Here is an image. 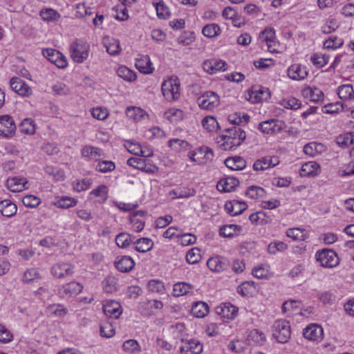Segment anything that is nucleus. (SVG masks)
<instances>
[{
    "instance_id": "f257e3e1",
    "label": "nucleus",
    "mask_w": 354,
    "mask_h": 354,
    "mask_svg": "<svg viewBox=\"0 0 354 354\" xmlns=\"http://www.w3.org/2000/svg\"><path fill=\"white\" fill-rule=\"evenodd\" d=\"M245 132L241 127L234 126L226 129L218 140L220 147L225 151L234 150L245 139Z\"/></svg>"
},
{
    "instance_id": "f03ea898",
    "label": "nucleus",
    "mask_w": 354,
    "mask_h": 354,
    "mask_svg": "<svg viewBox=\"0 0 354 354\" xmlns=\"http://www.w3.org/2000/svg\"><path fill=\"white\" fill-rule=\"evenodd\" d=\"M70 55L77 63H82L88 57L89 45L80 39L73 41L70 46Z\"/></svg>"
},
{
    "instance_id": "7ed1b4c3",
    "label": "nucleus",
    "mask_w": 354,
    "mask_h": 354,
    "mask_svg": "<svg viewBox=\"0 0 354 354\" xmlns=\"http://www.w3.org/2000/svg\"><path fill=\"white\" fill-rule=\"evenodd\" d=\"M162 93L169 102L176 101L180 96V83L178 79L170 78L162 83Z\"/></svg>"
},
{
    "instance_id": "20e7f679",
    "label": "nucleus",
    "mask_w": 354,
    "mask_h": 354,
    "mask_svg": "<svg viewBox=\"0 0 354 354\" xmlns=\"http://www.w3.org/2000/svg\"><path fill=\"white\" fill-rule=\"evenodd\" d=\"M197 103L201 109L213 111L219 106L221 100L216 93L208 91L204 92L198 97Z\"/></svg>"
},
{
    "instance_id": "39448f33",
    "label": "nucleus",
    "mask_w": 354,
    "mask_h": 354,
    "mask_svg": "<svg viewBox=\"0 0 354 354\" xmlns=\"http://www.w3.org/2000/svg\"><path fill=\"white\" fill-rule=\"evenodd\" d=\"M290 326L285 319L277 320L273 325V337L281 343H286L290 337Z\"/></svg>"
},
{
    "instance_id": "423d86ee",
    "label": "nucleus",
    "mask_w": 354,
    "mask_h": 354,
    "mask_svg": "<svg viewBox=\"0 0 354 354\" xmlns=\"http://www.w3.org/2000/svg\"><path fill=\"white\" fill-rule=\"evenodd\" d=\"M213 151L207 147L191 151L188 153L189 160L197 165H205L213 159Z\"/></svg>"
},
{
    "instance_id": "0eeeda50",
    "label": "nucleus",
    "mask_w": 354,
    "mask_h": 354,
    "mask_svg": "<svg viewBox=\"0 0 354 354\" xmlns=\"http://www.w3.org/2000/svg\"><path fill=\"white\" fill-rule=\"evenodd\" d=\"M317 261L325 268H334L339 264V258L335 251L332 250H322L316 252Z\"/></svg>"
},
{
    "instance_id": "6e6552de",
    "label": "nucleus",
    "mask_w": 354,
    "mask_h": 354,
    "mask_svg": "<svg viewBox=\"0 0 354 354\" xmlns=\"http://www.w3.org/2000/svg\"><path fill=\"white\" fill-rule=\"evenodd\" d=\"M259 39L265 46L262 48H266L267 50L270 53L276 52L275 46L277 45L275 30L273 28H266L262 32H260Z\"/></svg>"
},
{
    "instance_id": "1a4fd4ad",
    "label": "nucleus",
    "mask_w": 354,
    "mask_h": 354,
    "mask_svg": "<svg viewBox=\"0 0 354 354\" xmlns=\"http://www.w3.org/2000/svg\"><path fill=\"white\" fill-rule=\"evenodd\" d=\"M286 128V124L280 120L271 119L261 122L259 124V129L263 133L276 134L280 133Z\"/></svg>"
},
{
    "instance_id": "9d476101",
    "label": "nucleus",
    "mask_w": 354,
    "mask_h": 354,
    "mask_svg": "<svg viewBox=\"0 0 354 354\" xmlns=\"http://www.w3.org/2000/svg\"><path fill=\"white\" fill-rule=\"evenodd\" d=\"M42 55L48 61L55 64V65L59 68H64L68 64L66 57L62 53L55 49H43Z\"/></svg>"
},
{
    "instance_id": "9b49d317",
    "label": "nucleus",
    "mask_w": 354,
    "mask_h": 354,
    "mask_svg": "<svg viewBox=\"0 0 354 354\" xmlns=\"http://www.w3.org/2000/svg\"><path fill=\"white\" fill-rule=\"evenodd\" d=\"M127 165L146 174H154L158 168L140 157H132L127 160Z\"/></svg>"
},
{
    "instance_id": "f8f14e48",
    "label": "nucleus",
    "mask_w": 354,
    "mask_h": 354,
    "mask_svg": "<svg viewBox=\"0 0 354 354\" xmlns=\"http://www.w3.org/2000/svg\"><path fill=\"white\" fill-rule=\"evenodd\" d=\"M83 289V286L77 281H71L62 286L58 290V294L60 297L64 299H68L75 297L80 294Z\"/></svg>"
},
{
    "instance_id": "ddd939ff",
    "label": "nucleus",
    "mask_w": 354,
    "mask_h": 354,
    "mask_svg": "<svg viewBox=\"0 0 354 354\" xmlns=\"http://www.w3.org/2000/svg\"><path fill=\"white\" fill-rule=\"evenodd\" d=\"M74 266L67 263H57L51 268V274L55 278L62 279L73 275Z\"/></svg>"
},
{
    "instance_id": "4468645a",
    "label": "nucleus",
    "mask_w": 354,
    "mask_h": 354,
    "mask_svg": "<svg viewBox=\"0 0 354 354\" xmlns=\"http://www.w3.org/2000/svg\"><path fill=\"white\" fill-rule=\"evenodd\" d=\"M179 348L181 354H200L203 351V345L197 339L187 338Z\"/></svg>"
},
{
    "instance_id": "2eb2a0df",
    "label": "nucleus",
    "mask_w": 354,
    "mask_h": 354,
    "mask_svg": "<svg viewBox=\"0 0 354 354\" xmlns=\"http://www.w3.org/2000/svg\"><path fill=\"white\" fill-rule=\"evenodd\" d=\"M15 130L16 126L11 117L8 115L0 117V136L10 138L15 134Z\"/></svg>"
},
{
    "instance_id": "dca6fc26",
    "label": "nucleus",
    "mask_w": 354,
    "mask_h": 354,
    "mask_svg": "<svg viewBox=\"0 0 354 354\" xmlns=\"http://www.w3.org/2000/svg\"><path fill=\"white\" fill-rule=\"evenodd\" d=\"M301 95L307 101L315 103L322 102L324 98V94L319 88L311 86L304 88Z\"/></svg>"
},
{
    "instance_id": "f3484780",
    "label": "nucleus",
    "mask_w": 354,
    "mask_h": 354,
    "mask_svg": "<svg viewBox=\"0 0 354 354\" xmlns=\"http://www.w3.org/2000/svg\"><path fill=\"white\" fill-rule=\"evenodd\" d=\"M287 74L291 80L301 81L307 77L308 73L306 66L299 64H294L288 67Z\"/></svg>"
},
{
    "instance_id": "a211bd4d",
    "label": "nucleus",
    "mask_w": 354,
    "mask_h": 354,
    "mask_svg": "<svg viewBox=\"0 0 354 354\" xmlns=\"http://www.w3.org/2000/svg\"><path fill=\"white\" fill-rule=\"evenodd\" d=\"M238 310L239 308L230 303H223L215 309L216 314L228 319H234L237 316Z\"/></svg>"
},
{
    "instance_id": "6ab92c4d",
    "label": "nucleus",
    "mask_w": 354,
    "mask_h": 354,
    "mask_svg": "<svg viewBox=\"0 0 354 354\" xmlns=\"http://www.w3.org/2000/svg\"><path fill=\"white\" fill-rule=\"evenodd\" d=\"M103 311L107 317L118 319L122 314V310L119 302L110 300L103 304Z\"/></svg>"
},
{
    "instance_id": "aec40b11",
    "label": "nucleus",
    "mask_w": 354,
    "mask_h": 354,
    "mask_svg": "<svg viewBox=\"0 0 354 354\" xmlns=\"http://www.w3.org/2000/svg\"><path fill=\"white\" fill-rule=\"evenodd\" d=\"M279 163L277 156H266L256 160L253 165L255 171H263Z\"/></svg>"
},
{
    "instance_id": "412c9836",
    "label": "nucleus",
    "mask_w": 354,
    "mask_h": 354,
    "mask_svg": "<svg viewBox=\"0 0 354 354\" xmlns=\"http://www.w3.org/2000/svg\"><path fill=\"white\" fill-rule=\"evenodd\" d=\"M225 62L217 59H212L207 60L204 62L203 64V68L204 71L209 74H214L221 71H225Z\"/></svg>"
},
{
    "instance_id": "4be33fe9",
    "label": "nucleus",
    "mask_w": 354,
    "mask_h": 354,
    "mask_svg": "<svg viewBox=\"0 0 354 354\" xmlns=\"http://www.w3.org/2000/svg\"><path fill=\"white\" fill-rule=\"evenodd\" d=\"M135 266L134 261L128 256L118 257L115 261V266L121 272H130Z\"/></svg>"
},
{
    "instance_id": "5701e85b",
    "label": "nucleus",
    "mask_w": 354,
    "mask_h": 354,
    "mask_svg": "<svg viewBox=\"0 0 354 354\" xmlns=\"http://www.w3.org/2000/svg\"><path fill=\"white\" fill-rule=\"evenodd\" d=\"M126 115L129 119L136 122L149 120L147 113L145 110L136 106L127 107Z\"/></svg>"
},
{
    "instance_id": "b1692460",
    "label": "nucleus",
    "mask_w": 354,
    "mask_h": 354,
    "mask_svg": "<svg viewBox=\"0 0 354 354\" xmlns=\"http://www.w3.org/2000/svg\"><path fill=\"white\" fill-rule=\"evenodd\" d=\"M136 67L144 74L152 73L154 68L148 55H140L136 59Z\"/></svg>"
},
{
    "instance_id": "393cba45",
    "label": "nucleus",
    "mask_w": 354,
    "mask_h": 354,
    "mask_svg": "<svg viewBox=\"0 0 354 354\" xmlns=\"http://www.w3.org/2000/svg\"><path fill=\"white\" fill-rule=\"evenodd\" d=\"M305 338L311 341L321 340L323 336V329L317 324H311L304 330Z\"/></svg>"
},
{
    "instance_id": "a878e982",
    "label": "nucleus",
    "mask_w": 354,
    "mask_h": 354,
    "mask_svg": "<svg viewBox=\"0 0 354 354\" xmlns=\"http://www.w3.org/2000/svg\"><path fill=\"white\" fill-rule=\"evenodd\" d=\"M103 44L106 48V52L111 55H117L120 54L122 50L120 41L117 39L111 37H104L103 38Z\"/></svg>"
},
{
    "instance_id": "bb28decb",
    "label": "nucleus",
    "mask_w": 354,
    "mask_h": 354,
    "mask_svg": "<svg viewBox=\"0 0 354 354\" xmlns=\"http://www.w3.org/2000/svg\"><path fill=\"white\" fill-rule=\"evenodd\" d=\"M167 146L176 153L189 151L192 145L187 141L179 138H172L168 140Z\"/></svg>"
},
{
    "instance_id": "cd10ccee",
    "label": "nucleus",
    "mask_w": 354,
    "mask_h": 354,
    "mask_svg": "<svg viewBox=\"0 0 354 354\" xmlns=\"http://www.w3.org/2000/svg\"><path fill=\"white\" fill-rule=\"evenodd\" d=\"M239 180L234 177H227L221 179L216 185L217 189L222 192H230L239 185Z\"/></svg>"
},
{
    "instance_id": "c85d7f7f",
    "label": "nucleus",
    "mask_w": 354,
    "mask_h": 354,
    "mask_svg": "<svg viewBox=\"0 0 354 354\" xmlns=\"http://www.w3.org/2000/svg\"><path fill=\"white\" fill-rule=\"evenodd\" d=\"M270 92L266 88H253L249 94V100L252 103H259L268 100Z\"/></svg>"
},
{
    "instance_id": "c756f323",
    "label": "nucleus",
    "mask_w": 354,
    "mask_h": 354,
    "mask_svg": "<svg viewBox=\"0 0 354 354\" xmlns=\"http://www.w3.org/2000/svg\"><path fill=\"white\" fill-rule=\"evenodd\" d=\"M319 172L320 165L315 161L304 163L300 169V175L302 177L316 176Z\"/></svg>"
},
{
    "instance_id": "7c9ffc66",
    "label": "nucleus",
    "mask_w": 354,
    "mask_h": 354,
    "mask_svg": "<svg viewBox=\"0 0 354 354\" xmlns=\"http://www.w3.org/2000/svg\"><path fill=\"white\" fill-rule=\"evenodd\" d=\"M247 204L245 202L234 200L225 203V209L231 216H236L241 214L247 208Z\"/></svg>"
},
{
    "instance_id": "2f4dec72",
    "label": "nucleus",
    "mask_w": 354,
    "mask_h": 354,
    "mask_svg": "<svg viewBox=\"0 0 354 354\" xmlns=\"http://www.w3.org/2000/svg\"><path fill=\"white\" fill-rule=\"evenodd\" d=\"M227 259L221 257H214L208 259L207 266L209 270L214 272H221L225 270L227 267Z\"/></svg>"
},
{
    "instance_id": "473e14b6",
    "label": "nucleus",
    "mask_w": 354,
    "mask_h": 354,
    "mask_svg": "<svg viewBox=\"0 0 354 354\" xmlns=\"http://www.w3.org/2000/svg\"><path fill=\"white\" fill-rule=\"evenodd\" d=\"M77 203V200L75 198L63 196H57L55 200L52 203L53 205L57 207L62 209H68L75 207Z\"/></svg>"
},
{
    "instance_id": "72a5a7b5",
    "label": "nucleus",
    "mask_w": 354,
    "mask_h": 354,
    "mask_svg": "<svg viewBox=\"0 0 354 354\" xmlns=\"http://www.w3.org/2000/svg\"><path fill=\"white\" fill-rule=\"evenodd\" d=\"M325 150L326 147L323 144L315 142L306 144L304 147V153L311 157L316 156Z\"/></svg>"
},
{
    "instance_id": "f704fd0d",
    "label": "nucleus",
    "mask_w": 354,
    "mask_h": 354,
    "mask_svg": "<svg viewBox=\"0 0 354 354\" xmlns=\"http://www.w3.org/2000/svg\"><path fill=\"white\" fill-rule=\"evenodd\" d=\"M225 165L232 170H242L246 166L245 160L240 156L227 158L225 160Z\"/></svg>"
},
{
    "instance_id": "c9c22d12",
    "label": "nucleus",
    "mask_w": 354,
    "mask_h": 354,
    "mask_svg": "<svg viewBox=\"0 0 354 354\" xmlns=\"http://www.w3.org/2000/svg\"><path fill=\"white\" fill-rule=\"evenodd\" d=\"M102 152L100 149L91 145L85 146L81 150V153L83 157L88 158L91 160L96 161L100 160Z\"/></svg>"
},
{
    "instance_id": "e433bc0d",
    "label": "nucleus",
    "mask_w": 354,
    "mask_h": 354,
    "mask_svg": "<svg viewBox=\"0 0 354 354\" xmlns=\"http://www.w3.org/2000/svg\"><path fill=\"white\" fill-rule=\"evenodd\" d=\"M122 350L127 354H139L141 346L137 340L130 339L123 342Z\"/></svg>"
},
{
    "instance_id": "4c0bfd02",
    "label": "nucleus",
    "mask_w": 354,
    "mask_h": 354,
    "mask_svg": "<svg viewBox=\"0 0 354 354\" xmlns=\"http://www.w3.org/2000/svg\"><path fill=\"white\" fill-rule=\"evenodd\" d=\"M192 290V285L185 282H178L174 285L173 294L175 297H180L189 294Z\"/></svg>"
},
{
    "instance_id": "58836bf2",
    "label": "nucleus",
    "mask_w": 354,
    "mask_h": 354,
    "mask_svg": "<svg viewBox=\"0 0 354 354\" xmlns=\"http://www.w3.org/2000/svg\"><path fill=\"white\" fill-rule=\"evenodd\" d=\"M192 314L198 318H202L206 316L209 313L208 305L203 301L195 303L192 308Z\"/></svg>"
},
{
    "instance_id": "ea45409f",
    "label": "nucleus",
    "mask_w": 354,
    "mask_h": 354,
    "mask_svg": "<svg viewBox=\"0 0 354 354\" xmlns=\"http://www.w3.org/2000/svg\"><path fill=\"white\" fill-rule=\"evenodd\" d=\"M135 249L140 252H147L151 250L153 246V242L149 238H141L136 240L134 243Z\"/></svg>"
},
{
    "instance_id": "a19ab883",
    "label": "nucleus",
    "mask_w": 354,
    "mask_h": 354,
    "mask_svg": "<svg viewBox=\"0 0 354 354\" xmlns=\"http://www.w3.org/2000/svg\"><path fill=\"white\" fill-rule=\"evenodd\" d=\"M17 205L9 201H3L0 203V211L4 216L10 217L17 212Z\"/></svg>"
},
{
    "instance_id": "79ce46f5",
    "label": "nucleus",
    "mask_w": 354,
    "mask_h": 354,
    "mask_svg": "<svg viewBox=\"0 0 354 354\" xmlns=\"http://www.w3.org/2000/svg\"><path fill=\"white\" fill-rule=\"evenodd\" d=\"M165 117L171 122H177L185 117V113L181 109L171 108L165 112Z\"/></svg>"
},
{
    "instance_id": "37998d69",
    "label": "nucleus",
    "mask_w": 354,
    "mask_h": 354,
    "mask_svg": "<svg viewBox=\"0 0 354 354\" xmlns=\"http://www.w3.org/2000/svg\"><path fill=\"white\" fill-rule=\"evenodd\" d=\"M337 94L339 98L343 100L354 99V91L351 84H344L339 86Z\"/></svg>"
},
{
    "instance_id": "c03bdc74",
    "label": "nucleus",
    "mask_w": 354,
    "mask_h": 354,
    "mask_svg": "<svg viewBox=\"0 0 354 354\" xmlns=\"http://www.w3.org/2000/svg\"><path fill=\"white\" fill-rule=\"evenodd\" d=\"M102 286L105 292H114L118 290V279L113 276L109 275L102 281Z\"/></svg>"
},
{
    "instance_id": "a18cd8bd",
    "label": "nucleus",
    "mask_w": 354,
    "mask_h": 354,
    "mask_svg": "<svg viewBox=\"0 0 354 354\" xmlns=\"http://www.w3.org/2000/svg\"><path fill=\"white\" fill-rule=\"evenodd\" d=\"M40 17L45 21L55 22L59 19L60 15L54 9L46 8L41 10Z\"/></svg>"
},
{
    "instance_id": "49530a36",
    "label": "nucleus",
    "mask_w": 354,
    "mask_h": 354,
    "mask_svg": "<svg viewBox=\"0 0 354 354\" xmlns=\"http://www.w3.org/2000/svg\"><path fill=\"white\" fill-rule=\"evenodd\" d=\"M44 170L46 174L53 180L62 181L64 179L65 176L64 171L58 167L48 165L44 168Z\"/></svg>"
},
{
    "instance_id": "de8ad7c7",
    "label": "nucleus",
    "mask_w": 354,
    "mask_h": 354,
    "mask_svg": "<svg viewBox=\"0 0 354 354\" xmlns=\"http://www.w3.org/2000/svg\"><path fill=\"white\" fill-rule=\"evenodd\" d=\"M172 335L176 339H179L181 344L187 339L185 327L183 324H177L172 328Z\"/></svg>"
},
{
    "instance_id": "09e8293b",
    "label": "nucleus",
    "mask_w": 354,
    "mask_h": 354,
    "mask_svg": "<svg viewBox=\"0 0 354 354\" xmlns=\"http://www.w3.org/2000/svg\"><path fill=\"white\" fill-rule=\"evenodd\" d=\"M117 74L120 77L128 82H133L136 79V73L124 66L118 67Z\"/></svg>"
},
{
    "instance_id": "8fccbe9b",
    "label": "nucleus",
    "mask_w": 354,
    "mask_h": 354,
    "mask_svg": "<svg viewBox=\"0 0 354 354\" xmlns=\"http://www.w3.org/2000/svg\"><path fill=\"white\" fill-rule=\"evenodd\" d=\"M46 313L51 316L63 317L67 313V309L61 304H52L47 307Z\"/></svg>"
},
{
    "instance_id": "3c124183",
    "label": "nucleus",
    "mask_w": 354,
    "mask_h": 354,
    "mask_svg": "<svg viewBox=\"0 0 354 354\" xmlns=\"http://www.w3.org/2000/svg\"><path fill=\"white\" fill-rule=\"evenodd\" d=\"M337 143L342 148L348 147L354 145V133H348L339 136L337 138Z\"/></svg>"
},
{
    "instance_id": "603ef678",
    "label": "nucleus",
    "mask_w": 354,
    "mask_h": 354,
    "mask_svg": "<svg viewBox=\"0 0 354 354\" xmlns=\"http://www.w3.org/2000/svg\"><path fill=\"white\" fill-rule=\"evenodd\" d=\"M246 195L252 199H258L266 196V191L261 187L252 185L248 188Z\"/></svg>"
},
{
    "instance_id": "864d4df0",
    "label": "nucleus",
    "mask_w": 354,
    "mask_h": 354,
    "mask_svg": "<svg viewBox=\"0 0 354 354\" xmlns=\"http://www.w3.org/2000/svg\"><path fill=\"white\" fill-rule=\"evenodd\" d=\"M202 32L204 36L212 38L220 34L221 28L216 24H207L203 27Z\"/></svg>"
},
{
    "instance_id": "5fc2aeb1",
    "label": "nucleus",
    "mask_w": 354,
    "mask_h": 354,
    "mask_svg": "<svg viewBox=\"0 0 354 354\" xmlns=\"http://www.w3.org/2000/svg\"><path fill=\"white\" fill-rule=\"evenodd\" d=\"M286 235L295 241H304L306 238V233L304 230L301 228L288 229Z\"/></svg>"
},
{
    "instance_id": "6e6d98bb",
    "label": "nucleus",
    "mask_w": 354,
    "mask_h": 354,
    "mask_svg": "<svg viewBox=\"0 0 354 354\" xmlns=\"http://www.w3.org/2000/svg\"><path fill=\"white\" fill-rule=\"evenodd\" d=\"M52 90L54 95H68L71 94V89L64 82H59L52 86Z\"/></svg>"
},
{
    "instance_id": "4d7b16f0",
    "label": "nucleus",
    "mask_w": 354,
    "mask_h": 354,
    "mask_svg": "<svg viewBox=\"0 0 354 354\" xmlns=\"http://www.w3.org/2000/svg\"><path fill=\"white\" fill-rule=\"evenodd\" d=\"M100 332L101 336L106 338H110L113 337L115 333V328H113V325L108 322H102L100 324Z\"/></svg>"
},
{
    "instance_id": "13d9d810",
    "label": "nucleus",
    "mask_w": 354,
    "mask_h": 354,
    "mask_svg": "<svg viewBox=\"0 0 354 354\" xmlns=\"http://www.w3.org/2000/svg\"><path fill=\"white\" fill-rule=\"evenodd\" d=\"M241 227L236 225H224L220 229V235L223 237H232L240 231Z\"/></svg>"
},
{
    "instance_id": "bf43d9fd",
    "label": "nucleus",
    "mask_w": 354,
    "mask_h": 354,
    "mask_svg": "<svg viewBox=\"0 0 354 354\" xmlns=\"http://www.w3.org/2000/svg\"><path fill=\"white\" fill-rule=\"evenodd\" d=\"M203 127L208 131H215L218 127V122L213 116H207L202 120Z\"/></svg>"
},
{
    "instance_id": "052dcab7",
    "label": "nucleus",
    "mask_w": 354,
    "mask_h": 354,
    "mask_svg": "<svg viewBox=\"0 0 354 354\" xmlns=\"http://www.w3.org/2000/svg\"><path fill=\"white\" fill-rule=\"evenodd\" d=\"M339 28V24L335 19L329 18L322 26V31L324 34H330L335 31Z\"/></svg>"
},
{
    "instance_id": "680f3d73",
    "label": "nucleus",
    "mask_w": 354,
    "mask_h": 354,
    "mask_svg": "<svg viewBox=\"0 0 354 354\" xmlns=\"http://www.w3.org/2000/svg\"><path fill=\"white\" fill-rule=\"evenodd\" d=\"M201 259V251L197 248H192L186 255L187 262L189 264H195Z\"/></svg>"
},
{
    "instance_id": "e2e57ef3",
    "label": "nucleus",
    "mask_w": 354,
    "mask_h": 354,
    "mask_svg": "<svg viewBox=\"0 0 354 354\" xmlns=\"http://www.w3.org/2000/svg\"><path fill=\"white\" fill-rule=\"evenodd\" d=\"M329 57L326 55H321L318 53L313 54L310 60L314 66L317 68H322L326 65L328 62Z\"/></svg>"
},
{
    "instance_id": "0e129e2a",
    "label": "nucleus",
    "mask_w": 354,
    "mask_h": 354,
    "mask_svg": "<svg viewBox=\"0 0 354 354\" xmlns=\"http://www.w3.org/2000/svg\"><path fill=\"white\" fill-rule=\"evenodd\" d=\"M21 179L17 177L9 178L7 180V187L12 192H20L22 191Z\"/></svg>"
},
{
    "instance_id": "69168bd1",
    "label": "nucleus",
    "mask_w": 354,
    "mask_h": 354,
    "mask_svg": "<svg viewBox=\"0 0 354 354\" xmlns=\"http://www.w3.org/2000/svg\"><path fill=\"white\" fill-rule=\"evenodd\" d=\"M147 288L150 292L162 293L165 290V285L160 280L152 279L148 282Z\"/></svg>"
},
{
    "instance_id": "338daca9",
    "label": "nucleus",
    "mask_w": 354,
    "mask_h": 354,
    "mask_svg": "<svg viewBox=\"0 0 354 354\" xmlns=\"http://www.w3.org/2000/svg\"><path fill=\"white\" fill-rule=\"evenodd\" d=\"M131 242V235L128 233H120L115 238V243L117 245L122 248L128 247Z\"/></svg>"
},
{
    "instance_id": "774afa93",
    "label": "nucleus",
    "mask_w": 354,
    "mask_h": 354,
    "mask_svg": "<svg viewBox=\"0 0 354 354\" xmlns=\"http://www.w3.org/2000/svg\"><path fill=\"white\" fill-rule=\"evenodd\" d=\"M156 10L157 16L160 19H167L169 17L170 13L169 8L163 1H159L154 4Z\"/></svg>"
}]
</instances>
